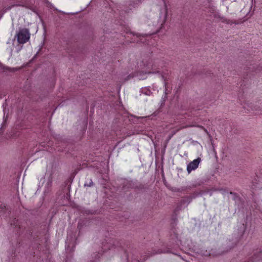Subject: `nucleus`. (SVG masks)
I'll use <instances>...</instances> for the list:
<instances>
[{"instance_id": "nucleus-2", "label": "nucleus", "mask_w": 262, "mask_h": 262, "mask_svg": "<svg viewBox=\"0 0 262 262\" xmlns=\"http://www.w3.org/2000/svg\"><path fill=\"white\" fill-rule=\"evenodd\" d=\"M200 162L201 159L197 158L192 161V162H190L187 166V170L188 172L189 173L192 170L196 169L198 167Z\"/></svg>"}, {"instance_id": "nucleus-1", "label": "nucleus", "mask_w": 262, "mask_h": 262, "mask_svg": "<svg viewBox=\"0 0 262 262\" xmlns=\"http://www.w3.org/2000/svg\"><path fill=\"white\" fill-rule=\"evenodd\" d=\"M17 40L20 43L26 42L30 38V33L28 29H24L19 31L17 35Z\"/></svg>"}]
</instances>
